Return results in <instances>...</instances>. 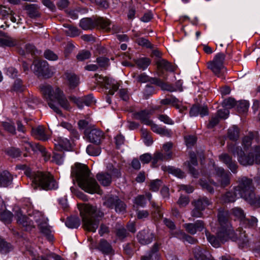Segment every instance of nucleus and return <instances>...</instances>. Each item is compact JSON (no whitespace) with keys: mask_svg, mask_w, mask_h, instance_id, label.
Instances as JSON below:
<instances>
[{"mask_svg":"<svg viewBox=\"0 0 260 260\" xmlns=\"http://www.w3.org/2000/svg\"><path fill=\"white\" fill-rule=\"evenodd\" d=\"M34 73L39 77L49 78L52 75V73L49 69L48 63L45 60H34Z\"/></svg>","mask_w":260,"mask_h":260,"instance_id":"nucleus-13","label":"nucleus"},{"mask_svg":"<svg viewBox=\"0 0 260 260\" xmlns=\"http://www.w3.org/2000/svg\"><path fill=\"white\" fill-rule=\"evenodd\" d=\"M238 195V192L236 193L235 190L234 192L228 191L221 196L220 200L222 202L224 203L234 202Z\"/></svg>","mask_w":260,"mask_h":260,"instance_id":"nucleus-36","label":"nucleus"},{"mask_svg":"<svg viewBox=\"0 0 260 260\" xmlns=\"http://www.w3.org/2000/svg\"><path fill=\"white\" fill-rule=\"evenodd\" d=\"M103 205L110 209H114L116 212L123 213L126 205L116 195L109 194L105 197Z\"/></svg>","mask_w":260,"mask_h":260,"instance_id":"nucleus-9","label":"nucleus"},{"mask_svg":"<svg viewBox=\"0 0 260 260\" xmlns=\"http://www.w3.org/2000/svg\"><path fill=\"white\" fill-rule=\"evenodd\" d=\"M6 153L11 157H17L20 155L21 151L18 148L12 147L7 149Z\"/></svg>","mask_w":260,"mask_h":260,"instance_id":"nucleus-62","label":"nucleus"},{"mask_svg":"<svg viewBox=\"0 0 260 260\" xmlns=\"http://www.w3.org/2000/svg\"><path fill=\"white\" fill-rule=\"evenodd\" d=\"M135 62L139 68L145 69L150 63V60L148 58L143 57L136 60Z\"/></svg>","mask_w":260,"mask_h":260,"instance_id":"nucleus-49","label":"nucleus"},{"mask_svg":"<svg viewBox=\"0 0 260 260\" xmlns=\"http://www.w3.org/2000/svg\"><path fill=\"white\" fill-rule=\"evenodd\" d=\"M25 10L27 11V14L31 18H36L40 17L39 12V7L36 4H30L25 6Z\"/></svg>","mask_w":260,"mask_h":260,"instance_id":"nucleus-34","label":"nucleus"},{"mask_svg":"<svg viewBox=\"0 0 260 260\" xmlns=\"http://www.w3.org/2000/svg\"><path fill=\"white\" fill-rule=\"evenodd\" d=\"M69 98L80 109H82L84 105L89 106L94 102L93 98L91 94H88L86 96L81 98H76L75 96H70Z\"/></svg>","mask_w":260,"mask_h":260,"instance_id":"nucleus-16","label":"nucleus"},{"mask_svg":"<svg viewBox=\"0 0 260 260\" xmlns=\"http://www.w3.org/2000/svg\"><path fill=\"white\" fill-rule=\"evenodd\" d=\"M96 61L99 66L103 68H106L109 64V59L105 57H99L96 58Z\"/></svg>","mask_w":260,"mask_h":260,"instance_id":"nucleus-64","label":"nucleus"},{"mask_svg":"<svg viewBox=\"0 0 260 260\" xmlns=\"http://www.w3.org/2000/svg\"><path fill=\"white\" fill-rule=\"evenodd\" d=\"M150 126L153 132L159 135L168 137H170L172 135L171 131L166 128L165 127H161L153 123L151 124Z\"/></svg>","mask_w":260,"mask_h":260,"instance_id":"nucleus-30","label":"nucleus"},{"mask_svg":"<svg viewBox=\"0 0 260 260\" xmlns=\"http://www.w3.org/2000/svg\"><path fill=\"white\" fill-rule=\"evenodd\" d=\"M228 137L231 140L237 141L239 137V129L233 125L228 129Z\"/></svg>","mask_w":260,"mask_h":260,"instance_id":"nucleus-43","label":"nucleus"},{"mask_svg":"<svg viewBox=\"0 0 260 260\" xmlns=\"http://www.w3.org/2000/svg\"><path fill=\"white\" fill-rule=\"evenodd\" d=\"M205 235L208 241L210 243V244L214 247H218L220 245V243H221L216 236H214V235H211V234L208 231L205 232Z\"/></svg>","mask_w":260,"mask_h":260,"instance_id":"nucleus-44","label":"nucleus"},{"mask_svg":"<svg viewBox=\"0 0 260 260\" xmlns=\"http://www.w3.org/2000/svg\"><path fill=\"white\" fill-rule=\"evenodd\" d=\"M211 201L208 198L206 197H200L197 200L192 202L191 204L192 206H196L203 211L206 208L211 204Z\"/></svg>","mask_w":260,"mask_h":260,"instance_id":"nucleus-29","label":"nucleus"},{"mask_svg":"<svg viewBox=\"0 0 260 260\" xmlns=\"http://www.w3.org/2000/svg\"><path fill=\"white\" fill-rule=\"evenodd\" d=\"M252 138L253 135L251 134H250L249 136H245L243 138L242 140V145L245 150L248 149L251 146Z\"/></svg>","mask_w":260,"mask_h":260,"instance_id":"nucleus-58","label":"nucleus"},{"mask_svg":"<svg viewBox=\"0 0 260 260\" xmlns=\"http://www.w3.org/2000/svg\"><path fill=\"white\" fill-rule=\"evenodd\" d=\"M21 169L25 170V174L31 180V185L35 189L51 190L58 187L56 181L53 176L49 173H43L40 171L31 172V170L23 165Z\"/></svg>","mask_w":260,"mask_h":260,"instance_id":"nucleus-4","label":"nucleus"},{"mask_svg":"<svg viewBox=\"0 0 260 260\" xmlns=\"http://www.w3.org/2000/svg\"><path fill=\"white\" fill-rule=\"evenodd\" d=\"M228 226L227 225L225 226H220L217 232V237L219 238L222 243H223L227 241V237L228 236V232H227Z\"/></svg>","mask_w":260,"mask_h":260,"instance_id":"nucleus-41","label":"nucleus"},{"mask_svg":"<svg viewBox=\"0 0 260 260\" xmlns=\"http://www.w3.org/2000/svg\"><path fill=\"white\" fill-rule=\"evenodd\" d=\"M39 89L48 102L49 106L57 114L61 115L62 113L59 108L53 103L54 101H56L58 104L65 110H70L69 103L63 92L59 87L53 88L50 85L44 83L39 86Z\"/></svg>","mask_w":260,"mask_h":260,"instance_id":"nucleus-2","label":"nucleus"},{"mask_svg":"<svg viewBox=\"0 0 260 260\" xmlns=\"http://www.w3.org/2000/svg\"><path fill=\"white\" fill-rule=\"evenodd\" d=\"M229 151L235 156H237L239 162L243 166H251L254 163L260 164V146L253 147L250 152L246 154L242 149L236 144L229 146Z\"/></svg>","mask_w":260,"mask_h":260,"instance_id":"nucleus-6","label":"nucleus"},{"mask_svg":"<svg viewBox=\"0 0 260 260\" xmlns=\"http://www.w3.org/2000/svg\"><path fill=\"white\" fill-rule=\"evenodd\" d=\"M257 219L256 217L251 216L249 218H244L240 224L245 228H255L257 225Z\"/></svg>","mask_w":260,"mask_h":260,"instance_id":"nucleus-38","label":"nucleus"},{"mask_svg":"<svg viewBox=\"0 0 260 260\" xmlns=\"http://www.w3.org/2000/svg\"><path fill=\"white\" fill-rule=\"evenodd\" d=\"M55 149L56 151L69 150L71 148L70 141L65 138L59 137L54 140Z\"/></svg>","mask_w":260,"mask_h":260,"instance_id":"nucleus-20","label":"nucleus"},{"mask_svg":"<svg viewBox=\"0 0 260 260\" xmlns=\"http://www.w3.org/2000/svg\"><path fill=\"white\" fill-rule=\"evenodd\" d=\"M154 234L149 229H145L140 231L137 238L138 241L142 245H147L151 243L154 239Z\"/></svg>","mask_w":260,"mask_h":260,"instance_id":"nucleus-17","label":"nucleus"},{"mask_svg":"<svg viewBox=\"0 0 260 260\" xmlns=\"http://www.w3.org/2000/svg\"><path fill=\"white\" fill-rule=\"evenodd\" d=\"M95 77H97L98 83L106 89L108 90L106 92H108L109 94L113 95L118 90L119 85L115 80L107 77H103L98 74H95Z\"/></svg>","mask_w":260,"mask_h":260,"instance_id":"nucleus-10","label":"nucleus"},{"mask_svg":"<svg viewBox=\"0 0 260 260\" xmlns=\"http://www.w3.org/2000/svg\"><path fill=\"white\" fill-rule=\"evenodd\" d=\"M84 134L89 142L96 145L100 144L105 138L104 133L96 128L95 125L91 129L85 130Z\"/></svg>","mask_w":260,"mask_h":260,"instance_id":"nucleus-14","label":"nucleus"},{"mask_svg":"<svg viewBox=\"0 0 260 260\" xmlns=\"http://www.w3.org/2000/svg\"><path fill=\"white\" fill-rule=\"evenodd\" d=\"M179 102L178 99H176L175 97L171 96L169 98H166L165 99L162 100L160 101V103L162 105H169L172 104L175 107L177 103Z\"/></svg>","mask_w":260,"mask_h":260,"instance_id":"nucleus-57","label":"nucleus"},{"mask_svg":"<svg viewBox=\"0 0 260 260\" xmlns=\"http://www.w3.org/2000/svg\"><path fill=\"white\" fill-rule=\"evenodd\" d=\"M158 250V245L157 243H155L146 255L142 256L141 260H159Z\"/></svg>","mask_w":260,"mask_h":260,"instance_id":"nucleus-26","label":"nucleus"},{"mask_svg":"<svg viewBox=\"0 0 260 260\" xmlns=\"http://www.w3.org/2000/svg\"><path fill=\"white\" fill-rule=\"evenodd\" d=\"M156 64L159 70H164L167 71H174L173 66L167 60L159 58L156 61Z\"/></svg>","mask_w":260,"mask_h":260,"instance_id":"nucleus-33","label":"nucleus"},{"mask_svg":"<svg viewBox=\"0 0 260 260\" xmlns=\"http://www.w3.org/2000/svg\"><path fill=\"white\" fill-rule=\"evenodd\" d=\"M172 158V153L169 152L167 154L164 155L160 152H156L154 153V156L152 157V166L153 167L156 166V164L158 160H168L171 159Z\"/></svg>","mask_w":260,"mask_h":260,"instance_id":"nucleus-31","label":"nucleus"},{"mask_svg":"<svg viewBox=\"0 0 260 260\" xmlns=\"http://www.w3.org/2000/svg\"><path fill=\"white\" fill-rule=\"evenodd\" d=\"M137 80L140 83L150 82L152 84H154L159 86L161 89L164 90H167L170 92L176 90V89L174 88L173 86L164 82L159 79L156 78H150L148 76L144 73L138 75L137 77Z\"/></svg>","mask_w":260,"mask_h":260,"instance_id":"nucleus-11","label":"nucleus"},{"mask_svg":"<svg viewBox=\"0 0 260 260\" xmlns=\"http://www.w3.org/2000/svg\"><path fill=\"white\" fill-rule=\"evenodd\" d=\"M31 133L36 138L41 141H45L50 138L49 135L46 133L45 128L42 125L32 128Z\"/></svg>","mask_w":260,"mask_h":260,"instance_id":"nucleus-21","label":"nucleus"},{"mask_svg":"<svg viewBox=\"0 0 260 260\" xmlns=\"http://www.w3.org/2000/svg\"><path fill=\"white\" fill-rule=\"evenodd\" d=\"M162 182L159 179L153 180L150 183V189L152 191H157L158 190Z\"/></svg>","mask_w":260,"mask_h":260,"instance_id":"nucleus-59","label":"nucleus"},{"mask_svg":"<svg viewBox=\"0 0 260 260\" xmlns=\"http://www.w3.org/2000/svg\"><path fill=\"white\" fill-rule=\"evenodd\" d=\"M219 159L233 173L237 172L238 166L236 161L232 159V157L226 153L222 154L219 156Z\"/></svg>","mask_w":260,"mask_h":260,"instance_id":"nucleus-18","label":"nucleus"},{"mask_svg":"<svg viewBox=\"0 0 260 260\" xmlns=\"http://www.w3.org/2000/svg\"><path fill=\"white\" fill-rule=\"evenodd\" d=\"M27 144L30 147L32 150L35 153H40L41 155L44 157V159L46 161L48 160L50 155L47 152L46 148L39 143H33L31 142H28Z\"/></svg>","mask_w":260,"mask_h":260,"instance_id":"nucleus-24","label":"nucleus"},{"mask_svg":"<svg viewBox=\"0 0 260 260\" xmlns=\"http://www.w3.org/2000/svg\"><path fill=\"white\" fill-rule=\"evenodd\" d=\"M236 103L237 102L235 101L234 99L229 98V99H225L223 101L222 104L223 107H225V108L231 109L236 106Z\"/></svg>","mask_w":260,"mask_h":260,"instance_id":"nucleus-56","label":"nucleus"},{"mask_svg":"<svg viewBox=\"0 0 260 260\" xmlns=\"http://www.w3.org/2000/svg\"><path fill=\"white\" fill-rule=\"evenodd\" d=\"M134 203L137 206L142 207H145L146 202L144 196L139 195L137 196L135 199Z\"/></svg>","mask_w":260,"mask_h":260,"instance_id":"nucleus-63","label":"nucleus"},{"mask_svg":"<svg viewBox=\"0 0 260 260\" xmlns=\"http://www.w3.org/2000/svg\"><path fill=\"white\" fill-rule=\"evenodd\" d=\"M217 216L220 226L231 225L229 221V215L228 211L222 209H219Z\"/></svg>","mask_w":260,"mask_h":260,"instance_id":"nucleus-27","label":"nucleus"},{"mask_svg":"<svg viewBox=\"0 0 260 260\" xmlns=\"http://www.w3.org/2000/svg\"><path fill=\"white\" fill-rule=\"evenodd\" d=\"M90 56L91 53L89 51L83 50L78 53L76 56V58L78 61H82L85 59H88Z\"/></svg>","mask_w":260,"mask_h":260,"instance_id":"nucleus-53","label":"nucleus"},{"mask_svg":"<svg viewBox=\"0 0 260 260\" xmlns=\"http://www.w3.org/2000/svg\"><path fill=\"white\" fill-rule=\"evenodd\" d=\"M11 245L3 239H0V251L3 254L9 252L11 249Z\"/></svg>","mask_w":260,"mask_h":260,"instance_id":"nucleus-52","label":"nucleus"},{"mask_svg":"<svg viewBox=\"0 0 260 260\" xmlns=\"http://www.w3.org/2000/svg\"><path fill=\"white\" fill-rule=\"evenodd\" d=\"M12 176L10 173L4 171L0 173V186L7 187L9 186L12 181Z\"/></svg>","mask_w":260,"mask_h":260,"instance_id":"nucleus-32","label":"nucleus"},{"mask_svg":"<svg viewBox=\"0 0 260 260\" xmlns=\"http://www.w3.org/2000/svg\"><path fill=\"white\" fill-rule=\"evenodd\" d=\"M66 225L69 228H77L80 225V220L78 217L71 216L67 219Z\"/></svg>","mask_w":260,"mask_h":260,"instance_id":"nucleus-40","label":"nucleus"},{"mask_svg":"<svg viewBox=\"0 0 260 260\" xmlns=\"http://www.w3.org/2000/svg\"><path fill=\"white\" fill-rule=\"evenodd\" d=\"M13 217V214L8 211L4 210L0 213V220L5 224L10 223Z\"/></svg>","mask_w":260,"mask_h":260,"instance_id":"nucleus-45","label":"nucleus"},{"mask_svg":"<svg viewBox=\"0 0 260 260\" xmlns=\"http://www.w3.org/2000/svg\"><path fill=\"white\" fill-rule=\"evenodd\" d=\"M63 26L66 28L64 32L69 36L74 37L80 34V30L75 26L69 24H64Z\"/></svg>","mask_w":260,"mask_h":260,"instance_id":"nucleus-39","label":"nucleus"},{"mask_svg":"<svg viewBox=\"0 0 260 260\" xmlns=\"http://www.w3.org/2000/svg\"><path fill=\"white\" fill-rule=\"evenodd\" d=\"M238 185L235 190L238 192L239 196L244 199L251 205L260 207V198L256 199L254 193V186L252 179L247 177H239L238 180Z\"/></svg>","mask_w":260,"mask_h":260,"instance_id":"nucleus-5","label":"nucleus"},{"mask_svg":"<svg viewBox=\"0 0 260 260\" xmlns=\"http://www.w3.org/2000/svg\"><path fill=\"white\" fill-rule=\"evenodd\" d=\"M34 220L38 223V226L40 232L45 235L49 240H52L53 236L47 223V219L41 213H37L34 216Z\"/></svg>","mask_w":260,"mask_h":260,"instance_id":"nucleus-15","label":"nucleus"},{"mask_svg":"<svg viewBox=\"0 0 260 260\" xmlns=\"http://www.w3.org/2000/svg\"><path fill=\"white\" fill-rule=\"evenodd\" d=\"M25 87L23 84V82L21 79L18 78L15 80L13 85V90L17 92H22L24 90Z\"/></svg>","mask_w":260,"mask_h":260,"instance_id":"nucleus-51","label":"nucleus"},{"mask_svg":"<svg viewBox=\"0 0 260 260\" xmlns=\"http://www.w3.org/2000/svg\"><path fill=\"white\" fill-rule=\"evenodd\" d=\"M225 55L224 53H218L212 61L208 62V68L211 70L216 76L220 77L223 76V71L225 70L224 61Z\"/></svg>","mask_w":260,"mask_h":260,"instance_id":"nucleus-8","label":"nucleus"},{"mask_svg":"<svg viewBox=\"0 0 260 260\" xmlns=\"http://www.w3.org/2000/svg\"><path fill=\"white\" fill-rule=\"evenodd\" d=\"M246 232V231H243V229L241 231H239L238 240L236 241L241 248H244L248 244L249 240Z\"/></svg>","mask_w":260,"mask_h":260,"instance_id":"nucleus-35","label":"nucleus"},{"mask_svg":"<svg viewBox=\"0 0 260 260\" xmlns=\"http://www.w3.org/2000/svg\"><path fill=\"white\" fill-rule=\"evenodd\" d=\"M3 125L5 128V129L7 131H8V132H9L12 134H16V129H15V126L14 123L8 122H3Z\"/></svg>","mask_w":260,"mask_h":260,"instance_id":"nucleus-61","label":"nucleus"},{"mask_svg":"<svg viewBox=\"0 0 260 260\" xmlns=\"http://www.w3.org/2000/svg\"><path fill=\"white\" fill-rule=\"evenodd\" d=\"M17 44V40L11 37H6L0 39L1 46L13 47Z\"/></svg>","mask_w":260,"mask_h":260,"instance_id":"nucleus-42","label":"nucleus"},{"mask_svg":"<svg viewBox=\"0 0 260 260\" xmlns=\"http://www.w3.org/2000/svg\"><path fill=\"white\" fill-rule=\"evenodd\" d=\"M67 78L71 88H75L79 84V79L75 74H68Z\"/></svg>","mask_w":260,"mask_h":260,"instance_id":"nucleus-50","label":"nucleus"},{"mask_svg":"<svg viewBox=\"0 0 260 260\" xmlns=\"http://www.w3.org/2000/svg\"><path fill=\"white\" fill-rule=\"evenodd\" d=\"M78 126L80 129H91L92 127L94 125L91 123H89L88 121L86 120H80L78 121Z\"/></svg>","mask_w":260,"mask_h":260,"instance_id":"nucleus-60","label":"nucleus"},{"mask_svg":"<svg viewBox=\"0 0 260 260\" xmlns=\"http://www.w3.org/2000/svg\"><path fill=\"white\" fill-rule=\"evenodd\" d=\"M150 114L151 111L149 110H144L140 112L134 113L133 116L135 119L140 120L142 123L150 126L153 123L152 121L149 119V115Z\"/></svg>","mask_w":260,"mask_h":260,"instance_id":"nucleus-22","label":"nucleus"},{"mask_svg":"<svg viewBox=\"0 0 260 260\" xmlns=\"http://www.w3.org/2000/svg\"><path fill=\"white\" fill-rule=\"evenodd\" d=\"M78 206L84 228L88 231L95 232L104 213L96 207L88 204H78Z\"/></svg>","mask_w":260,"mask_h":260,"instance_id":"nucleus-3","label":"nucleus"},{"mask_svg":"<svg viewBox=\"0 0 260 260\" xmlns=\"http://www.w3.org/2000/svg\"><path fill=\"white\" fill-rule=\"evenodd\" d=\"M161 169L164 171H167L176 177L183 178L184 177V173L180 169L176 168L171 166H162Z\"/></svg>","mask_w":260,"mask_h":260,"instance_id":"nucleus-37","label":"nucleus"},{"mask_svg":"<svg viewBox=\"0 0 260 260\" xmlns=\"http://www.w3.org/2000/svg\"><path fill=\"white\" fill-rule=\"evenodd\" d=\"M208 109L207 106L194 105L190 110V116H197L200 115L201 117L208 115Z\"/></svg>","mask_w":260,"mask_h":260,"instance_id":"nucleus-23","label":"nucleus"},{"mask_svg":"<svg viewBox=\"0 0 260 260\" xmlns=\"http://www.w3.org/2000/svg\"><path fill=\"white\" fill-rule=\"evenodd\" d=\"M184 227L188 233L194 235L197 231H203L204 229V222L202 220H198L194 223H185Z\"/></svg>","mask_w":260,"mask_h":260,"instance_id":"nucleus-19","label":"nucleus"},{"mask_svg":"<svg viewBox=\"0 0 260 260\" xmlns=\"http://www.w3.org/2000/svg\"><path fill=\"white\" fill-rule=\"evenodd\" d=\"M87 153L90 155L98 156L101 153V150L97 147L89 145L86 148Z\"/></svg>","mask_w":260,"mask_h":260,"instance_id":"nucleus-54","label":"nucleus"},{"mask_svg":"<svg viewBox=\"0 0 260 260\" xmlns=\"http://www.w3.org/2000/svg\"><path fill=\"white\" fill-rule=\"evenodd\" d=\"M71 176L76 180L79 186L89 193L102 194V191L96 181L91 176L89 169L85 165L77 162L71 168Z\"/></svg>","mask_w":260,"mask_h":260,"instance_id":"nucleus-1","label":"nucleus"},{"mask_svg":"<svg viewBox=\"0 0 260 260\" xmlns=\"http://www.w3.org/2000/svg\"><path fill=\"white\" fill-rule=\"evenodd\" d=\"M98 248L103 253L105 254L113 253V250L110 244L103 239L100 240Z\"/></svg>","mask_w":260,"mask_h":260,"instance_id":"nucleus-28","label":"nucleus"},{"mask_svg":"<svg viewBox=\"0 0 260 260\" xmlns=\"http://www.w3.org/2000/svg\"><path fill=\"white\" fill-rule=\"evenodd\" d=\"M63 154L62 151H56L53 152L52 156V161L55 162L57 165H60L63 162Z\"/></svg>","mask_w":260,"mask_h":260,"instance_id":"nucleus-46","label":"nucleus"},{"mask_svg":"<svg viewBox=\"0 0 260 260\" xmlns=\"http://www.w3.org/2000/svg\"><path fill=\"white\" fill-rule=\"evenodd\" d=\"M233 215L240 220V222L245 218V214L243 210L239 207H235L232 209Z\"/></svg>","mask_w":260,"mask_h":260,"instance_id":"nucleus-55","label":"nucleus"},{"mask_svg":"<svg viewBox=\"0 0 260 260\" xmlns=\"http://www.w3.org/2000/svg\"><path fill=\"white\" fill-rule=\"evenodd\" d=\"M236 106L239 113H244L248 110L249 103L247 101H240L237 102Z\"/></svg>","mask_w":260,"mask_h":260,"instance_id":"nucleus-48","label":"nucleus"},{"mask_svg":"<svg viewBox=\"0 0 260 260\" xmlns=\"http://www.w3.org/2000/svg\"><path fill=\"white\" fill-rule=\"evenodd\" d=\"M15 214L18 224L21 226L23 230L30 231L35 228L33 219L35 214L33 216L31 215L30 217H27L23 215L21 211L20 210L16 211Z\"/></svg>","mask_w":260,"mask_h":260,"instance_id":"nucleus-12","label":"nucleus"},{"mask_svg":"<svg viewBox=\"0 0 260 260\" xmlns=\"http://www.w3.org/2000/svg\"><path fill=\"white\" fill-rule=\"evenodd\" d=\"M79 25L84 30L91 29L97 27L109 31L110 28V21L100 17L94 18L93 19L89 18H83L80 20Z\"/></svg>","mask_w":260,"mask_h":260,"instance_id":"nucleus-7","label":"nucleus"},{"mask_svg":"<svg viewBox=\"0 0 260 260\" xmlns=\"http://www.w3.org/2000/svg\"><path fill=\"white\" fill-rule=\"evenodd\" d=\"M96 179L104 186H109L112 182V176L108 172H101L97 174Z\"/></svg>","mask_w":260,"mask_h":260,"instance_id":"nucleus-25","label":"nucleus"},{"mask_svg":"<svg viewBox=\"0 0 260 260\" xmlns=\"http://www.w3.org/2000/svg\"><path fill=\"white\" fill-rule=\"evenodd\" d=\"M242 230L239 229V230H237L235 232L234 231L233 228L231 226V225L228 226V236L227 237V240L229 239H231L233 241H236L238 240V237L239 236V231H241Z\"/></svg>","mask_w":260,"mask_h":260,"instance_id":"nucleus-47","label":"nucleus"}]
</instances>
